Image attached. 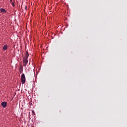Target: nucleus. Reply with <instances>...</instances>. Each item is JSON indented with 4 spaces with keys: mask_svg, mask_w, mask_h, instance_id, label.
<instances>
[{
    "mask_svg": "<svg viewBox=\"0 0 127 127\" xmlns=\"http://www.w3.org/2000/svg\"><path fill=\"white\" fill-rule=\"evenodd\" d=\"M8 48L7 46H6V45H5L4 46H3V51H6Z\"/></svg>",
    "mask_w": 127,
    "mask_h": 127,
    "instance_id": "obj_7",
    "label": "nucleus"
},
{
    "mask_svg": "<svg viewBox=\"0 0 127 127\" xmlns=\"http://www.w3.org/2000/svg\"><path fill=\"white\" fill-rule=\"evenodd\" d=\"M28 63V60L26 59H24L23 58V66H25L27 65Z\"/></svg>",
    "mask_w": 127,
    "mask_h": 127,
    "instance_id": "obj_2",
    "label": "nucleus"
},
{
    "mask_svg": "<svg viewBox=\"0 0 127 127\" xmlns=\"http://www.w3.org/2000/svg\"><path fill=\"white\" fill-rule=\"evenodd\" d=\"M1 106L3 107L4 108H5L7 106V103L5 102H2L1 103Z\"/></svg>",
    "mask_w": 127,
    "mask_h": 127,
    "instance_id": "obj_3",
    "label": "nucleus"
},
{
    "mask_svg": "<svg viewBox=\"0 0 127 127\" xmlns=\"http://www.w3.org/2000/svg\"><path fill=\"white\" fill-rule=\"evenodd\" d=\"M19 72L20 73H22L23 71V65H20L19 68Z\"/></svg>",
    "mask_w": 127,
    "mask_h": 127,
    "instance_id": "obj_4",
    "label": "nucleus"
},
{
    "mask_svg": "<svg viewBox=\"0 0 127 127\" xmlns=\"http://www.w3.org/2000/svg\"><path fill=\"white\" fill-rule=\"evenodd\" d=\"M29 56V55L28 53H26L25 54V57H24L23 58L25 59L28 60Z\"/></svg>",
    "mask_w": 127,
    "mask_h": 127,
    "instance_id": "obj_6",
    "label": "nucleus"
},
{
    "mask_svg": "<svg viewBox=\"0 0 127 127\" xmlns=\"http://www.w3.org/2000/svg\"><path fill=\"white\" fill-rule=\"evenodd\" d=\"M27 8H28L27 6H25V9L26 10Z\"/></svg>",
    "mask_w": 127,
    "mask_h": 127,
    "instance_id": "obj_9",
    "label": "nucleus"
},
{
    "mask_svg": "<svg viewBox=\"0 0 127 127\" xmlns=\"http://www.w3.org/2000/svg\"><path fill=\"white\" fill-rule=\"evenodd\" d=\"M21 81L22 84H24L26 82V77H25V74L23 73L21 75Z\"/></svg>",
    "mask_w": 127,
    "mask_h": 127,
    "instance_id": "obj_1",
    "label": "nucleus"
},
{
    "mask_svg": "<svg viewBox=\"0 0 127 127\" xmlns=\"http://www.w3.org/2000/svg\"><path fill=\"white\" fill-rule=\"evenodd\" d=\"M0 11L2 13H6L7 12V10H5L4 8H0Z\"/></svg>",
    "mask_w": 127,
    "mask_h": 127,
    "instance_id": "obj_5",
    "label": "nucleus"
},
{
    "mask_svg": "<svg viewBox=\"0 0 127 127\" xmlns=\"http://www.w3.org/2000/svg\"><path fill=\"white\" fill-rule=\"evenodd\" d=\"M12 5L13 7H14L15 6L14 2H12Z\"/></svg>",
    "mask_w": 127,
    "mask_h": 127,
    "instance_id": "obj_8",
    "label": "nucleus"
},
{
    "mask_svg": "<svg viewBox=\"0 0 127 127\" xmlns=\"http://www.w3.org/2000/svg\"><path fill=\"white\" fill-rule=\"evenodd\" d=\"M10 2H12V0H10Z\"/></svg>",
    "mask_w": 127,
    "mask_h": 127,
    "instance_id": "obj_10",
    "label": "nucleus"
}]
</instances>
